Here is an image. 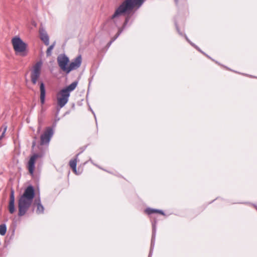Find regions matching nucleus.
<instances>
[{"label":"nucleus","mask_w":257,"mask_h":257,"mask_svg":"<svg viewBox=\"0 0 257 257\" xmlns=\"http://www.w3.org/2000/svg\"><path fill=\"white\" fill-rule=\"evenodd\" d=\"M35 194V190L32 186H29L25 189L18 200L19 216H23L28 212L32 204Z\"/></svg>","instance_id":"1"},{"label":"nucleus","mask_w":257,"mask_h":257,"mask_svg":"<svg viewBox=\"0 0 257 257\" xmlns=\"http://www.w3.org/2000/svg\"><path fill=\"white\" fill-rule=\"evenodd\" d=\"M145 0H125L115 10L110 19L115 24L118 18L124 13L131 11L135 7L140 8Z\"/></svg>","instance_id":"2"},{"label":"nucleus","mask_w":257,"mask_h":257,"mask_svg":"<svg viewBox=\"0 0 257 257\" xmlns=\"http://www.w3.org/2000/svg\"><path fill=\"white\" fill-rule=\"evenodd\" d=\"M77 84V81H74L66 87L61 89L57 94V104L60 108L64 107L68 102L70 92L76 88Z\"/></svg>","instance_id":"3"},{"label":"nucleus","mask_w":257,"mask_h":257,"mask_svg":"<svg viewBox=\"0 0 257 257\" xmlns=\"http://www.w3.org/2000/svg\"><path fill=\"white\" fill-rule=\"evenodd\" d=\"M12 43L17 54L22 56L27 55V44L20 37H15L13 38L12 40Z\"/></svg>","instance_id":"4"},{"label":"nucleus","mask_w":257,"mask_h":257,"mask_svg":"<svg viewBox=\"0 0 257 257\" xmlns=\"http://www.w3.org/2000/svg\"><path fill=\"white\" fill-rule=\"evenodd\" d=\"M42 62L39 61L37 62L33 66V70L31 74V78L33 84H36L38 78L40 76Z\"/></svg>","instance_id":"5"},{"label":"nucleus","mask_w":257,"mask_h":257,"mask_svg":"<svg viewBox=\"0 0 257 257\" xmlns=\"http://www.w3.org/2000/svg\"><path fill=\"white\" fill-rule=\"evenodd\" d=\"M69 59L65 54H61L57 57V62L61 69L67 73Z\"/></svg>","instance_id":"6"},{"label":"nucleus","mask_w":257,"mask_h":257,"mask_svg":"<svg viewBox=\"0 0 257 257\" xmlns=\"http://www.w3.org/2000/svg\"><path fill=\"white\" fill-rule=\"evenodd\" d=\"M53 135V131L51 127H47L40 137L41 145H48Z\"/></svg>","instance_id":"7"},{"label":"nucleus","mask_w":257,"mask_h":257,"mask_svg":"<svg viewBox=\"0 0 257 257\" xmlns=\"http://www.w3.org/2000/svg\"><path fill=\"white\" fill-rule=\"evenodd\" d=\"M82 58L80 55L77 56L73 60L68 66L67 74L73 70H75L79 68L81 64Z\"/></svg>","instance_id":"8"},{"label":"nucleus","mask_w":257,"mask_h":257,"mask_svg":"<svg viewBox=\"0 0 257 257\" xmlns=\"http://www.w3.org/2000/svg\"><path fill=\"white\" fill-rule=\"evenodd\" d=\"M38 157H39V155H38L37 154H34L33 155H32L31 157V158L28 163L27 167H28L29 173L31 175H33L34 173V170H35V164L36 160L38 159Z\"/></svg>","instance_id":"9"},{"label":"nucleus","mask_w":257,"mask_h":257,"mask_svg":"<svg viewBox=\"0 0 257 257\" xmlns=\"http://www.w3.org/2000/svg\"><path fill=\"white\" fill-rule=\"evenodd\" d=\"M15 191L14 189H12L11 190L10 200L8 206L9 211L11 214H13L16 210L15 206Z\"/></svg>","instance_id":"10"},{"label":"nucleus","mask_w":257,"mask_h":257,"mask_svg":"<svg viewBox=\"0 0 257 257\" xmlns=\"http://www.w3.org/2000/svg\"><path fill=\"white\" fill-rule=\"evenodd\" d=\"M39 33L41 40L46 45H49V37L46 31L43 28H41L39 29Z\"/></svg>","instance_id":"11"},{"label":"nucleus","mask_w":257,"mask_h":257,"mask_svg":"<svg viewBox=\"0 0 257 257\" xmlns=\"http://www.w3.org/2000/svg\"><path fill=\"white\" fill-rule=\"evenodd\" d=\"M40 101L42 104H43L45 102V95H46V90L45 85L43 82H40Z\"/></svg>","instance_id":"12"},{"label":"nucleus","mask_w":257,"mask_h":257,"mask_svg":"<svg viewBox=\"0 0 257 257\" xmlns=\"http://www.w3.org/2000/svg\"><path fill=\"white\" fill-rule=\"evenodd\" d=\"M35 204L37 206L36 212L38 214L43 213L44 211V206L41 204V199L38 197L35 200Z\"/></svg>","instance_id":"13"},{"label":"nucleus","mask_w":257,"mask_h":257,"mask_svg":"<svg viewBox=\"0 0 257 257\" xmlns=\"http://www.w3.org/2000/svg\"><path fill=\"white\" fill-rule=\"evenodd\" d=\"M79 154H77L76 158L71 160L69 162V165L70 167L72 168L73 171L75 173L77 174V171H76V166H77V157Z\"/></svg>","instance_id":"14"},{"label":"nucleus","mask_w":257,"mask_h":257,"mask_svg":"<svg viewBox=\"0 0 257 257\" xmlns=\"http://www.w3.org/2000/svg\"><path fill=\"white\" fill-rule=\"evenodd\" d=\"M146 212L148 214H152L153 213H159L161 214L162 215L164 214V212L162 210H157V209H150V208L147 209L146 210Z\"/></svg>","instance_id":"15"},{"label":"nucleus","mask_w":257,"mask_h":257,"mask_svg":"<svg viewBox=\"0 0 257 257\" xmlns=\"http://www.w3.org/2000/svg\"><path fill=\"white\" fill-rule=\"evenodd\" d=\"M7 231V226L5 224H2L0 225V234L4 235L6 234Z\"/></svg>","instance_id":"16"},{"label":"nucleus","mask_w":257,"mask_h":257,"mask_svg":"<svg viewBox=\"0 0 257 257\" xmlns=\"http://www.w3.org/2000/svg\"><path fill=\"white\" fill-rule=\"evenodd\" d=\"M55 45V42H54L51 46L49 47L46 51V54L47 56L51 55L52 51Z\"/></svg>","instance_id":"17"},{"label":"nucleus","mask_w":257,"mask_h":257,"mask_svg":"<svg viewBox=\"0 0 257 257\" xmlns=\"http://www.w3.org/2000/svg\"><path fill=\"white\" fill-rule=\"evenodd\" d=\"M122 29H119L117 32V33L116 34V36H115V37L112 39V40L110 42V43H112V42L114 41L119 36V35L121 34V33L122 32Z\"/></svg>","instance_id":"18"},{"label":"nucleus","mask_w":257,"mask_h":257,"mask_svg":"<svg viewBox=\"0 0 257 257\" xmlns=\"http://www.w3.org/2000/svg\"><path fill=\"white\" fill-rule=\"evenodd\" d=\"M128 20H129V18L128 17L126 18L125 19V22L123 24V27H124L127 24V22H128Z\"/></svg>","instance_id":"19"},{"label":"nucleus","mask_w":257,"mask_h":257,"mask_svg":"<svg viewBox=\"0 0 257 257\" xmlns=\"http://www.w3.org/2000/svg\"><path fill=\"white\" fill-rule=\"evenodd\" d=\"M176 4H178L179 0H175Z\"/></svg>","instance_id":"20"}]
</instances>
